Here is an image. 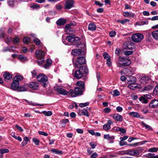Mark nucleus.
<instances>
[{"instance_id":"nucleus-1","label":"nucleus","mask_w":158,"mask_h":158,"mask_svg":"<svg viewBox=\"0 0 158 158\" xmlns=\"http://www.w3.org/2000/svg\"><path fill=\"white\" fill-rule=\"evenodd\" d=\"M88 72V70L86 67L81 66L79 70L74 71V77L77 79H79L83 77L84 74L87 73Z\"/></svg>"},{"instance_id":"nucleus-2","label":"nucleus","mask_w":158,"mask_h":158,"mask_svg":"<svg viewBox=\"0 0 158 158\" xmlns=\"http://www.w3.org/2000/svg\"><path fill=\"white\" fill-rule=\"evenodd\" d=\"M37 81L41 83L43 86L46 88L48 84V78L45 75L41 74H39L36 77Z\"/></svg>"},{"instance_id":"nucleus-3","label":"nucleus","mask_w":158,"mask_h":158,"mask_svg":"<svg viewBox=\"0 0 158 158\" xmlns=\"http://www.w3.org/2000/svg\"><path fill=\"white\" fill-rule=\"evenodd\" d=\"M83 89L80 88L79 87H75L74 90L71 89L69 91V94L72 97H76L81 95L83 94Z\"/></svg>"},{"instance_id":"nucleus-4","label":"nucleus","mask_w":158,"mask_h":158,"mask_svg":"<svg viewBox=\"0 0 158 158\" xmlns=\"http://www.w3.org/2000/svg\"><path fill=\"white\" fill-rule=\"evenodd\" d=\"M131 63V60L129 59L124 58L120 57L118 59L117 66L118 67L127 66L129 65Z\"/></svg>"},{"instance_id":"nucleus-5","label":"nucleus","mask_w":158,"mask_h":158,"mask_svg":"<svg viewBox=\"0 0 158 158\" xmlns=\"http://www.w3.org/2000/svg\"><path fill=\"white\" fill-rule=\"evenodd\" d=\"M143 35L140 33H137L133 34L131 36V40L134 42L139 43L143 39Z\"/></svg>"},{"instance_id":"nucleus-6","label":"nucleus","mask_w":158,"mask_h":158,"mask_svg":"<svg viewBox=\"0 0 158 158\" xmlns=\"http://www.w3.org/2000/svg\"><path fill=\"white\" fill-rule=\"evenodd\" d=\"M86 63L85 58L82 56L78 57L76 61L74 62L73 60V63L74 66L76 68H78L79 65H82Z\"/></svg>"},{"instance_id":"nucleus-7","label":"nucleus","mask_w":158,"mask_h":158,"mask_svg":"<svg viewBox=\"0 0 158 158\" xmlns=\"http://www.w3.org/2000/svg\"><path fill=\"white\" fill-rule=\"evenodd\" d=\"M66 40L69 42L72 43L73 45H76L79 42V39L78 37H75L74 35L68 36L66 37Z\"/></svg>"},{"instance_id":"nucleus-8","label":"nucleus","mask_w":158,"mask_h":158,"mask_svg":"<svg viewBox=\"0 0 158 158\" xmlns=\"http://www.w3.org/2000/svg\"><path fill=\"white\" fill-rule=\"evenodd\" d=\"M54 89L59 94L65 95H67L68 93L66 90L59 86L54 87Z\"/></svg>"},{"instance_id":"nucleus-9","label":"nucleus","mask_w":158,"mask_h":158,"mask_svg":"<svg viewBox=\"0 0 158 158\" xmlns=\"http://www.w3.org/2000/svg\"><path fill=\"white\" fill-rule=\"evenodd\" d=\"M127 81L130 84V85H128V87L132 89H134V88L133 86H131V85L135 84L136 81V78L133 76H129L128 77Z\"/></svg>"},{"instance_id":"nucleus-10","label":"nucleus","mask_w":158,"mask_h":158,"mask_svg":"<svg viewBox=\"0 0 158 158\" xmlns=\"http://www.w3.org/2000/svg\"><path fill=\"white\" fill-rule=\"evenodd\" d=\"M123 47L125 49H132L134 47V43L130 41L126 42L123 44Z\"/></svg>"},{"instance_id":"nucleus-11","label":"nucleus","mask_w":158,"mask_h":158,"mask_svg":"<svg viewBox=\"0 0 158 158\" xmlns=\"http://www.w3.org/2000/svg\"><path fill=\"white\" fill-rule=\"evenodd\" d=\"M39 83L37 81H32L29 83L28 86L33 90H36L39 88Z\"/></svg>"},{"instance_id":"nucleus-12","label":"nucleus","mask_w":158,"mask_h":158,"mask_svg":"<svg viewBox=\"0 0 158 158\" xmlns=\"http://www.w3.org/2000/svg\"><path fill=\"white\" fill-rule=\"evenodd\" d=\"M74 3L73 0H67L65 3V8L66 9H70L73 7Z\"/></svg>"},{"instance_id":"nucleus-13","label":"nucleus","mask_w":158,"mask_h":158,"mask_svg":"<svg viewBox=\"0 0 158 158\" xmlns=\"http://www.w3.org/2000/svg\"><path fill=\"white\" fill-rule=\"evenodd\" d=\"M127 154L131 156H138L139 154V152L138 150H131L128 151Z\"/></svg>"},{"instance_id":"nucleus-14","label":"nucleus","mask_w":158,"mask_h":158,"mask_svg":"<svg viewBox=\"0 0 158 158\" xmlns=\"http://www.w3.org/2000/svg\"><path fill=\"white\" fill-rule=\"evenodd\" d=\"M45 52L43 51L38 50L36 51L35 56L38 59L44 58Z\"/></svg>"},{"instance_id":"nucleus-15","label":"nucleus","mask_w":158,"mask_h":158,"mask_svg":"<svg viewBox=\"0 0 158 158\" xmlns=\"http://www.w3.org/2000/svg\"><path fill=\"white\" fill-rule=\"evenodd\" d=\"M113 118L116 121L122 122L123 120V116L118 114H115L113 115Z\"/></svg>"},{"instance_id":"nucleus-16","label":"nucleus","mask_w":158,"mask_h":158,"mask_svg":"<svg viewBox=\"0 0 158 158\" xmlns=\"http://www.w3.org/2000/svg\"><path fill=\"white\" fill-rule=\"evenodd\" d=\"M158 106V100L154 99L151 101L149 104V106L152 108H155Z\"/></svg>"},{"instance_id":"nucleus-17","label":"nucleus","mask_w":158,"mask_h":158,"mask_svg":"<svg viewBox=\"0 0 158 158\" xmlns=\"http://www.w3.org/2000/svg\"><path fill=\"white\" fill-rule=\"evenodd\" d=\"M78 114L80 116L84 115L87 117L89 116L88 111L86 109L79 110L78 111Z\"/></svg>"},{"instance_id":"nucleus-18","label":"nucleus","mask_w":158,"mask_h":158,"mask_svg":"<svg viewBox=\"0 0 158 158\" xmlns=\"http://www.w3.org/2000/svg\"><path fill=\"white\" fill-rule=\"evenodd\" d=\"M113 122L111 120H109L106 124H105L103 126V129L105 131H107L110 129V125Z\"/></svg>"},{"instance_id":"nucleus-19","label":"nucleus","mask_w":158,"mask_h":158,"mask_svg":"<svg viewBox=\"0 0 158 158\" xmlns=\"http://www.w3.org/2000/svg\"><path fill=\"white\" fill-rule=\"evenodd\" d=\"M82 51L80 49H75L73 50L71 53L73 55L76 56L79 55L81 54Z\"/></svg>"},{"instance_id":"nucleus-20","label":"nucleus","mask_w":158,"mask_h":158,"mask_svg":"<svg viewBox=\"0 0 158 158\" xmlns=\"http://www.w3.org/2000/svg\"><path fill=\"white\" fill-rule=\"evenodd\" d=\"M119 144L120 146H123L124 145H128V146H131L135 147L138 145V143H136L134 144H129L128 145L127 144V142L124 141H122V140H120V142H119Z\"/></svg>"},{"instance_id":"nucleus-21","label":"nucleus","mask_w":158,"mask_h":158,"mask_svg":"<svg viewBox=\"0 0 158 158\" xmlns=\"http://www.w3.org/2000/svg\"><path fill=\"white\" fill-rule=\"evenodd\" d=\"M128 114L130 116L132 117L139 118L140 117V114L137 112H130Z\"/></svg>"},{"instance_id":"nucleus-22","label":"nucleus","mask_w":158,"mask_h":158,"mask_svg":"<svg viewBox=\"0 0 158 158\" xmlns=\"http://www.w3.org/2000/svg\"><path fill=\"white\" fill-rule=\"evenodd\" d=\"M66 20L65 19L63 18H60L56 22V23L58 25L60 26L64 25L66 23Z\"/></svg>"},{"instance_id":"nucleus-23","label":"nucleus","mask_w":158,"mask_h":158,"mask_svg":"<svg viewBox=\"0 0 158 158\" xmlns=\"http://www.w3.org/2000/svg\"><path fill=\"white\" fill-rule=\"evenodd\" d=\"M19 85V83H18V82H15L13 80V81L11 83V88L13 90H17Z\"/></svg>"},{"instance_id":"nucleus-24","label":"nucleus","mask_w":158,"mask_h":158,"mask_svg":"<svg viewBox=\"0 0 158 158\" xmlns=\"http://www.w3.org/2000/svg\"><path fill=\"white\" fill-rule=\"evenodd\" d=\"M4 78L5 79L9 80L12 78V76L9 73L5 72L3 75Z\"/></svg>"},{"instance_id":"nucleus-25","label":"nucleus","mask_w":158,"mask_h":158,"mask_svg":"<svg viewBox=\"0 0 158 158\" xmlns=\"http://www.w3.org/2000/svg\"><path fill=\"white\" fill-rule=\"evenodd\" d=\"M123 15L125 17H134L135 16L134 14L129 12H125L123 13Z\"/></svg>"},{"instance_id":"nucleus-26","label":"nucleus","mask_w":158,"mask_h":158,"mask_svg":"<svg viewBox=\"0 0 158 158\" xmlns=\"http://www.w3.org/2000/svg\"><path fill=\"white\" fill-rule=\"evenodd\" d=\"M77 85L80 88L84 89L85 88V84L84 82L81 81H79L76 83Z\"/></svg>"},{"instance_id":"nucleus-27","label":"nucleus","mask_w":158,"mask_h":158,"mask_svg":"<svg viewBox=\"0 0 158 158\" xmlns=\"http://www.w3.org/2000/svg\"><path fill=\"white\" fill-rule=\"evenodd\" d=\"M23 77L21 75H16V76L13 79L14 81L15 82H18L19 83V81H21L23 80Z\"/></svg>"},{"instance_id":"nucleus-28","label":"nucleus","mask_w":158,"mask_h":158,"mask_svg":"<svg viewBox=\"0 0 158 158\" xmlns=\"http://www.w3.org/2000/svg\"><path fill=\"white\" fill-rule=\"evenodd\" d=\"M149 79L150 78L148 76H145L142 77L140 81L143 83H147Z\"/></svg>"},{"instance_id":"nucleus-29","label":"nucleus","mask_w":158,"mask_h":158,"mask_svg":"<svg viewBox=\"0 0 158 158\" xmlns=\"http://www.w3.org/2000/svg\"><path fill=\"white\" fill-rule=\"evenodd\" d=\"M52 62V61L51 59H47L46 63L44 65V68L46 69H48L49 66H50Z\"/></svg>"},{"instance_id":"nucleus-30","label":"nucleus","mask_w":158,"mask_h":158,"mask_svg":"<svg viewBox=\"0 0 158 158\" xmlns=\"http://www.w3.org/2000/svg\"><path fill=\"white\" fill-rule=\"evenodd\" d=\"M50 151L56 154L60 155H62L63 153V152L61 151H60L56 149H52Z\"/></svg>"},{"instance_id":"nucleus-31","label":"nucleus","mask_w":158,"mask_h":158,"mask_svg":"<svg viewBox=\"0 0 158 158\" xmlns=\"http://www.w3.org/2000/svg\"><path fill=\"white\" fill-rule=\"evenodd\" d=\"M139 99V100L143 103H147L148 102V99L145 97V96L140 97Z\"/></svg>"},{"instance_id":"nucleus-32","label":"nucleus","mask_w":158,"mask_h":158,"mask_svg":"<svg viewBox=\"0 0 158 158\" xmlns=\"http://www.w3.org/2000/svg\"><path fill=\"white\" fill-rule=\"evenodd\" d=\"M96 26L94 23H90L88 26V29L89 30L91 31H94L95 30Z\"/></svg>"},{"instance_id":"nucleus-33","label":"nucleus","mask_w":158,"mask_h":158,"mask_svg":"<svg viewBox=\"0 0 158 158\" xmlns=\"http://www.w3.org/2000/svg\"><path fill=\"white\" fill-rule=\"evenodd\" d=\"M29 140L27 137H25L23 138V141L21 143L22 147H23L26 145L27 143V142Z\"/></svg>"},{"instance_id":"nucleus-34","label":"nucleus","mask_w":158,"mask_h":158,"mask_svg":"<svg viewBox=\"0 0 158 158\" xmlns=\"http://www.w3.org/2000/svg\"><path fill=\"white\" fill-rule=\"evenodd\" d=\"M152 34L153 38L156 39L158 40V30L153 31Z\"/></svg>"},{"instance_id":"nucleus-35","label":"nucleus","mask_w":158,"mask_h":158,"mask_svg":"<svg viewBox=\"0 0 158 158\" xmlns=\"http://www.w3.org/2000/svg\"><path fill=\"white\" fill-rule=\"evenodd\" d=\"M104 137L105 139L107 140H113L114 139V136H110L109 134L104 135Z\"/></svg>"},{"instance_id":"nucleus-36","label":"nucleus","mask_w":158,"mask_h":158,"mask_svg":"<svg viewBox=\"0 0 158 158\" xmlns=\"http://www.w3.org/2000/svg\"><path fill=\"white\" fill-rule=\"evenodd\" d=\"M76 45H77V47L78 48H85V44L84 43H81L79 41V42L78 44H76Z\"/></svg>"},{"instance_id":"nucleus-37","label":"nucleus","mask_w":158,"mask_h":158,"mask_svg":"<svg viewBox=\"0 0 158 158\" xmlns=\"http://www.w3.org/2000/svg\"><path fill=\"white\" fill-rule=\"evenodd\" d=\"M141 124L146 129L150 131H152V127L146 124L143 122H141Z\"/></svg>"},{"instance_id":"nucleus-38","label":"nucleus","mask_w":158,"mask_h":158,"mask_svg":"<svg viewBox=\"0 0 158 158\" xmlns=\"http://www.w3.org/2000/svg\"><path fill=\"white\" fill-rule=\"evenodd\" d=\"M42 113L45 116H51L52 115V112L51 111H44L42 112Z\"/></svg>"},{"instance_id":"nucleus-39","label":"nucleus","mask_w":158,"mask_h":158,"mask_svg":"<svg viewBox=\"0 0 158 158\" xmlns=\"http://www.w3.org/2000/svg\"><path fill=\"white\" fill-rule=\"evenodd\" d=\"M65 28L66 31L69 34V32L72 31H73L72 27L70 26L67 27H66V25L65 27Z\"/></svg>"},{"instance_id":"nucleus-40","label":"nucleus","mask_w":158,"mask_h":158,"mask_svg":"<svg viewBox=\"0 0 158 158\" xmlns=\"http://www.w3.org/2000/svg\"><path fill=\"white\" fill-rule=\"evenodd\" d=\"M112 92L113 93L112 94L114 97H116L120 95V92L117 89L114 90Z\"/></svg>"},{"instance_id":"nucleus-41","label":"nucleus","mask_w":158,"mask_h":158,"mask_svg":"<svg viewBox=\"0 0 158 158\" xmlns=\"http://www.w3.org/2000/svg\"><path fill=\"white\" fill-rule=\"evenodd\" d=\"M158 151V148H152L148 150V151L150 152H156Z\"/></svg>"},{"instance_id":"nucleus-42","label":"nucleus","mask_w":158,"mask_h":158,"mask_svg":"<svg viewBox=\"0 0 158 158\" xmlns=\"http://www.w3.org/2000/svg\"><path fill=\"white\" fill-rule=\"evenodd\" d=\"M9 150L7 149L2 148L0 149V153L3 154L9 152Z\"/></svg>"},{"instance_id":"nucleus-43","label":"nucleus","mask_w":158,"mask_h":158,"mask_svg":"<svg viewBox=\"0 0 158 158\" xmlns=\"http://www.w3.org/2000/svg\"><path fill=\"white\" fill-rule=\"evenodd\" d=\"M103 56L104 59L106 60L110 58V57L109 54L106 52H104L103 53Z\"/></svg>"},{"instance_id":"nucleus-44","label":"nucleus","mask_w":158,"mask_h":158,"mask_svg":"<svg viewBox=\"0 0 158 158\" xmlns=\"http://www.w3.org/2000/svg\"><path fill=\"white\" fill-rule=\"evenodd\" d=\"M32 141L34 142L35 144L36 145H38L39 144L40 141L38 139L36 138H34L32 139Z\"/></svg>"},{"instance_id":"nucleus-45","label":"nucleus","mask_w":158,"mask_h":158,"mask_svg":"<svg viewBox=\"0 0 158 158\" xmlns=\"http://www.w3.org/2000/svg\"><path fill=\"white\" fill-rule=\"evenodd\" d=\"M30 39L29 38L27 37H25L23 38V42L24 44H27L30 42Z\"/></svg>"},{"instance_id":"nucleus-46","label":"nucleus","mask_w":158,"mask_h":158,"mask_svg":"<svg viewBox=\"0 0 158 158\" xmlns=\"http://www.w3.org/2000/svg\"><path fill=\"white\" fill-rule=\"evenodd\" d=\"M152 87L150 85H148L147 86H145L144 89L143 90L149 91L150 90H151L152 88Z\"/></svg>"},{"instance_id":"nucleus-47","label":"nucleus","mask_w":158,"mask_h":158,"mask_svg":"<svg viewBox=\"0 0 158 158\" xmlns=\"http://www.w3.org/2000/svg\"><path fill=\"white\" fill-rule=\"evenodd\" d=\"M44 58H41L38 59V60L37 61V64L38 65H41L44 63Z\"/></svg>"},{"instance_id":"nucleus-48","label":"nucleus","mask_w":158,"mask_h":158,"mask_svg":"<svg viewBox=\"0 0 158 158\" xmlns=\"http://www.w3.org/2000/svg\"><path fill=\"white\" fill-rule=\"evenodd\" d=\"M17 90L19 91L23 92L26 90V89L24 86H21L20 87H18L17 89Z\"/></svg>"},{"instance_id":"nucleus-49","label":"nucleus","mask_w":158,"mask_h":158,"mask_svg":"<svg viewBox=\"0 0 158 158\" xmlns=\"http://www.w3.org/2000/svg\"><path fill=\"white\" fill-rule=\"evenodd\" d=\"M153 93L155 95H157L158 94V84L155 87Z\"/></svg>"},{"instance_id":"nucleus-50","label":"nucleus","mask_w":158,"mask_h":158,"mask_svg":"<svg viewBox=\"0 0 158 158\" xmlns=\"http://www.w3.org/2000/svg\"><path fill=\"white\" fill-rule=\"evenodd\" d=\"M89 104V102H87L84 103H81L79 104V106L81 107H83L88 106Z\"/></svg>"},{"instance_id":"nucleus-51","label":"nucleus","mask_w":158,"mask_h":158,"mask_svg":"<svg viewBox=\"0 0 158 158\" xmlns=\"http://www.w3.org/2000/svg\"><path fill=\"white\" fill-rule=\"evenodd\" d=\"M149 158H158V155L155 156L154 154L149 153L148 156Z\"/></svg>"},{"instance_id":"nucleus-52","label":"nucleus","mask_w":158,"mask_h":158,"mask_svg":"<svg viewBox=\"0 0 158 158\" xmlns=\"http://www.w3.org/2000/svg\"><path fill=\"white\" fill-rule=\"evenodd\" d=\"M19 59L22 61H25L27 60V58L24 56H23L20 55L19 56Z\"/></svg>"},{"instance_id":"nucleus-53","label":"nucleus","mask_w":158,"mask_h":158,"mask_svg":"<svg viewBox=\"0 0 158 158\" xmlns=\"http://www.w3.org/2000/svg\"><path fill=\"white\" fill-rule=\"evenodd\" d=\"M33 41L35 44L38 45H39L41 43L40 40L38 38L34 39Z\"/></svg>"},{"instance_id":"nucleus-54","label":"nucleus","mask_w":158,"mask_h":158,"mask_svg":"<svg viewBox=\"0 0 158 158\" xmlns=\"http://www.w3.org/2000/svg\"><path fill=\"white\" fill-rule=\"evenodd\" d=\"M29 105H31L33 106H44V105L43 104H39L35 103H33L32 102V101L30 102Z\"/></svg>"},{"instance_id":"nucleus-55","label":"nucleus","mask_w":158,"mask_h":158,"mask_svg":"<svg viewBox=\"0 0 158 158\" xmlns=\"http://www.w3.org/2000/svg\"><path fill=\"white\" fill-rule=\"evenodd\" d=\"M13 42L14 44L19 43V39L18 37H16L13 39Z\"/></svg>"},{"instance_id":"nucleus-56","label":"nucleus","mask_w":158,"mask_h":158,"mask_svg":"<svg viewBox=\"0 0 158 158\" xmlns=\"http://www.w3.org/2000/svg\"><path fill=\"white\" fill-rule=\"evenodd\" d=\"M116 35V33L115 31H113L109 33V35L110 37H114Z\"/></svg>"},{"instance_id":"nucleus-57","label":"nucleus","mask_w":158,"mask_h":158,"mask_svg":"<svg viewBox=\"0 0 158 158\" xmlns=\"http://www.w3.org/2000/svg\"><path fill=\"white\" fill-rule=\"evenodd\" d=\"M76 25V23L75 22H71L69 24L66 25V27H68L69 26L73 27L75 26Z\"/></svg>"},{"instance_id":"nucleus-58","label":"nucleus","mask_w":158,"mask_h":158,"mask_svg":"<svg viewBox=\"0 0 158 158\" xmlns=\"http://www.w3.org/2000/svg\"><path fill=\"white\" fill-rule=\"evenodd\" d=\"M7 2L10 6H12L14 4L15 2L14 0H8Z\"/></svg>"},{"instance_id":"nucleus-59","label":"nucleus","mask_w":158,"mask_h":158,"mask_svg":"<svg viewBox=\"0 0 158 158\" xmlns=\"http://www.w3.org/2000/svg\"><path fill=\"white\" fill-rule=\"evenodd\" d=\"M2 51L3 52H6L7 51L11 52L12 51L8 47H6L4 48L3 49Z\"/></svg>"},{"instance_id":"nucleus-60","label":"nucleus","mask_w":158,"mask_h":158,"mask_svg":"<svg viewBox=\"0 0 158 158\" xmlns=\"http://www.w3.org/2000/svg\"><path fill=\"white\" fill-rule=\"evenodd\" d=\"M130 20L127 19L121 20L120 23L123 24H124L127 22H129Z\"/></svg>"},{"instance_id":"nucleus-61","label":"nucleus","mask_w":158,"mask_h":158,"mask_svg":"<svg viewBox=\"0 0 158 158\" xmlns=\"http://www.w3.org/2000/svg\"><path fill=\"white\" fill-rule=\"evenodd\" d=\"M133 53L132 51H126L124 52V54L126 55H130Z\"/></svg>"},{"instance_id":"nucleus-62","label":"nucleus","mask_w":158,"mask_h":158,"mask_svg":"<svg viewBox=\"0 0 158 158\" xmlns=\"http://www.w3.org/2000/svg\"><path fill=\"white\" fill-rule=\"evenodd\" d=\"M90 146L92 149H94L96 146V143L94 142H91L90 143Z\"/></svg>"},{"instance_id":"nucleus-63","label":"nucleus","mask_w":158,"mask_h":158,"mask_svg":"<svg viewBox=\"0 0 158 158\" xmlns=\"http://www.w3.org/2000/svg\"><path fill=\"white\" fill-rule=\"evenodd\" d=\"M121 51V50L120 48H117L115 51V54L118 56H119L120 55V53Z\"/></svg>"},{"instance_id":"nucleus-64","label":"nucleus","mask_w":158,"mask_h":158,"mask_svg":"<svg viewBox=\"0 0 158 158\" xmlns=\"http://www.w3.org/2000/svg\"><path fill=\"white\" fill-rule=\"evenodd\" d=\"M31 73L33 77H35L37 75V72L35 70H34L31 71Z\"/></svg>"}]
</instances>
